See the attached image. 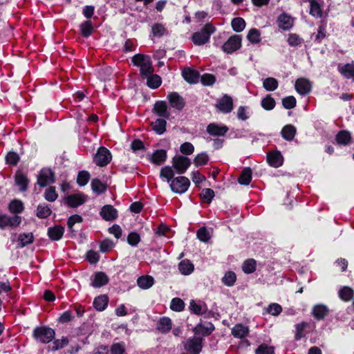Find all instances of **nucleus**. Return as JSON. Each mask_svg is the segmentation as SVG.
<instances>
[{
  "label": "nucleus",
  "instance_id": "obj_1",
  "mask_svg": "<svg viewBox=\"0 0 354 354\" xmlns=\"http://www.w3.org/2000/svg\"><path fill=\"white\" fill-rule=\"evenodd\" d=\"M32 336L37 342L46 344L54 339L55 331L48 326H36L32 330Z\"/></svg>",
  "mask_w": 354,
  "mask_h": 354
},
{
  "label": "nucleus",
  "instance_id": "obj_2",
  "mask_svg": "<svg viewBox=\"0 0 354 354\" xmlns=\"http://www.w3.org/2000/svg\"><path fill=\"white\" fill-rule=\"evenodd\" d=\"M216 31V28L211 24H206L201 31L192 35V41L196 46H202L209 42L210 36Z\"/></svg>",
  "mask_w": 354,
  "mask_h": 354
},
{
  "label": "nucleus",
  "instance_id": "obj_3",
  "mask_svg": "<svg viewBox=\"0 0 354 354\" xmlns=\"http://www.w3.org/2000/svg\"><path fill=\"white\" fill-rule=\"evenodd\" d=\"M204 339L200 336H194L184 342L183 346L187 353L189 354H200L202 351Z\"/></svg>",
  "mask_w": 354,
  "mask_h": 354
},
{
  "label": "nucleus",
  "instance_id": "obj_4",
  "mask_svg": "<svg viewBox=\"0 0 354 354\" xmlns=\"http://www.w3.org/2000/svg\"><path fill=\"white\" fill-rule=\"evenodd\" d=\"M190 185V181L188 178L180 176L176 177L169 184L171 190L176 194L185 193Z\"/></svg>",
  "mask_w": 354,
  "mask_h": 354
},
{
  "label": "nucleus",
  "instance_id": "obj_5",
  "mask_svg": "<svg viewBox=\"0 0 354 354\" xmlns=\"http://www.w3.org/2000/svg\"><path fill=\"white\" fill-rule=\"evenodd\" d=\"M55 182V172L50 168H42L37 175V183L41 187H45L48 185Z\"/></svg>",
  "mask_w": 354,
  "mask_h": 354
},
{
  "label": "nucleus",
  "instance_id": "obj_6",
  "mask_svg": "<svg viewBox=\"0 0 354 354\" xmlns=\"http://www.w3.org/2000/svg\"><path fill=\"white\" fill-rule=\"evenodd\" d=\"M112 159L111 151L105 147L98 148L93 158V162L99 167H103L108 165Z\"/></svg>",
  "mask_w": 354,
  "mask_h": 354
},
{
  "label": "nucleus",
  "instance_id": "obj_7",
  "mask_svg": "<svg viewBox=\"0 0 354 354\" xmlns=\"http://www.w3.org/2000/svg\"><path fill=\"white\" fill-rule=\"evenodd\" d=\"M191 164V160L185 156L176 155L172 158V167L178 174H185Z\"/></svg>",
  "mask_w": 354,
  "mask_h": 354
},
{
  "label": "nucleus",
  "instance_id": "obj_8",
  "mask_svg": "<svg viewBox=\"0 0 354 354\" xmlns=\"http://www.w3.org/2000/svg\"><path fill=\"white\" fill-rule=\"evenodd\" d=\"M87 198L88 196L80 192L65 196L63 198V202L69 207L77 208L79 206L84 204L87 201Z\"/></svg>",
  "mask_w": 354,
  "mask_h": 354
},
{
  "label": "nucleus",
  "instance_id": "obj_9",
  "mask_svg": "<svg viewBox=\"0 0 354 354\" xmlns=\"http://www.w3.org/2000/svg\"><path fill=\"white\" fill-rule=\"evenodd\" d=\"M242 37L239 35H234L228 38V39L222 46V50L227 53L231 54L241 47Z\"/></svg>",
  "mask_w": 354,
  "mask_h": 354
},
{
  "label": "nucleus",
  "instance_id": "obj_10",
  "mask_svg": "<svg viewBox=\"0 0 354 354\" xmlns=\"http://www.w3.org/2000/svg\"><path fill=\"white\" fill-rule=\"evenodd\" d=\"M167 99L171 108L181 111L185 106V99L177 92L173 91L168 93Z\"/></svg>",
  "mask_w": 354,
  "mask_h": 354
},
{
  "label": "nucleus",
  "instance_id": "obj_11",
  "mask_svg": "<svg viewBox=\"0 0 354 354\" xmlns=\"http://www.w3.org/2000/svg\"><path fill=\"white\" fill-rule=\"evenodd\" d=\"M214 330L215 326L212 322H206L205 324H203L201 322L192 329V331L195 336L202 335L203 337H208Z\"/></svg>",
  "mask_w": 354,
  "mask_h": 354
},
{
  "label": "nucleus",
  "instance_id": "obj_12",
  "mask_svg": "<svg viewBox=\"0 0 354 354\" xmlns=\"http://www.w3.org/2000/svg\"><path fill=\"white\" fill-rule=\"evenodd\" d=\"M216 106L221 112L229 113L234 109L233 100L231 96L225 94L218 100Z\"/></svg>",
  "mask_w": 354,
  "mask_h": 354
},
{
  "label": "nucleus",
  "instance_id": "obj_13",
  "mask_svg": "<svg viewBox=\"0 0 354 354\" xmlns=\"http://www.w3.org/2000/svg\"><path fill=\"white\" fill-rule=\"evenodd\" d=\"M152 112L160 118L169 119L170 116L167 102L164 100L156 101L153 105Z\"/></svg>",
  "mask_w": 354,
  "mask_h": 354
},
{
  "label": "nucleus",
  "instance_id": "obj_14",
  "mask_svg": "<svg viewBox=\"0 0 354 354\" xmlns=\"http://www.w3.org/2000/svg\"><path fill=\"white\" fill-rule=\"evenodd\" d=\"M295 90L301 95L309 94L312 90L310 82L304 77L298 78L295 84Z\"/></svg>",
  "mask_w": 354,
  "mask_h": 354
},
{
  "label": "nucleus",
  "instance_id": "obj_15",
  "mask_svg": "<svg viewBox=\"0 0 354 354\" xmlns=\"http://www.w3.org/2000/svg\"><path fill=\"white\" fill-rule=\"evenodd\" d=\"M101 217L106 221H115L118 216V210L111 205H104L100 212Z\"/></svg>",
  "mask_w": 354,
  "mask_h": 354
},
{
  "label": "nucleus",
  "instance_id": "obj_16",
  "mask_svg": "<svg viewBox=\"0 0 354 354\" xmlns=\"http://www.w3.org/2000/svg\"><path fill=\"white\" fill-rule=\"evenodd\" d=\"M149 156V161L156 165H162L167 158V152L165 149H156Z\"/></svg>",
  "mask_w": 354,
  "mask_h": 354
},
{
  "label": "nucleus",
  "instance_id": "obj_17",
  "mask_svg": "<svg viewBox=\"0 0 354 354\" xmlns=\"http://www.w3.org/2000/svg\"><path fill=\"white\" fill-rule=\"evenodd\" d=\"M229 128L226 125H218L216 123H210L207 125L206 131L212 136H224Z\"/></svg>",
  "mask_w": 354,
  "mask_h": 354
},
{
  "label": "nucleus",
  "instance_id": "obj_18",
  "mask_svg": "<svg viewBox=\"0 0 354 354\" xmlns=\"http://www.w3.org/2000/svg\"><path fill=\"white\" fill-rule=\"evenodd\" d=\"M277 22L278 27L280 29L283 30H289L293 26L294 20L291 16L283 12L277 17Z\"/></svg>",
  "mask_w": 354,
  "mask_h": 354
},
{
  "label": "nucleus",
  "instance_id": "obj_19",
  "mask_svg": "<svg viewBox=\"0 0 354 354\" xmlns=\"http://www.w3.org/2000/svg\"><path fill=\"white\" fill-rule=\"evenodd\" d=\"M182 76L187 82L191 84L197 83L200 78L199 73L196 70L189 67L183 70Z\"/></svg>",
  "mask_w": 354,
  "mask_h": 354
},
{
  "label": "nucleus",
  "instance_id": "obj_20",
  "mask_svg": "<svg viewBox=\"0 0 354 354\" xmlns=\"http://www.w3.org/2000/svg\"><path fill=\"white\" fill-rule=\"evenodd\" d=\"M267 162L271 167L278 168L283 165V158L279 151H275L268 153Z\"/></svg>",
  "mask_w": 354,
  "mask_h": 354
},
{
  "label": "nucleus",
  "instance_id": "obj_21",
  "mask_svg": "<svg viewBox=\"0 0 354 354\" xmlns=\"http://www.w3.org/2000/svg\"><path fill=\"white\" fill-rule=\"evenodd\" d=\"M64 231L63 226L55 225L48 228L47 234L51 241H57L62 239Z\"/></svg>",
  "mask_w": 354,
  "mask_h": 354
},
{
  "label": "nucleus",
  "instance_id": "obj_22",
  "mask_svg": "<svg viewBox=\"0 0 354 354\" xmlns=\"http://www.w3.org/2000/svg\"><path fill=\"white\" fill-rule=\"evenodd\" d=\"M15 181L16 185L19 187L21 192H26L28 189L30 180L26 174L19 170L17 171L15 175Z\"/></svg>",
  "mask_w": 354,
  "mask_h": 354
},
{
  "label": "nucleus",
  "instance_id": "obj_23",
  "mask_svg": "<svg viewBox=\"0 0 354 354\" xmlns=\"http://www.w3.org/2000/svg\"><path fill=\"white\" fill-rule=\"evenodd\" d=\"M1 229H5L6 227L15 228L18 227L21 223V216L19 215H14L12 216L4 214Z\"/></svg>",
  "mask_w": 354,
  "mask_h": 354
},
{
  "label": "nucleus",
  "instance_id": "obj_24",
  "mask_svg": "<svg viewBox=\"0 0 354 354\" xmlns=\"http://www.w3.org/2000/svg\"><path fill=\"white\" fill-rule=\"evenodd\" d=\"M335 141L337 145L347 146L352 142L351 133L347 130H341L335 136Z\"/></svg>",
  "mask_w": 354,
  "mask_h": 354
},
{
  "label": "nucleus",
  "instance_id": "obj_25",
  "mask_svg": "<svg viewBox=\"0 0 354 354\" xmlns=\"http://www.w3.org/2000/svg\"><path fill=\"white\" fill-rule=\"evenodd\" d=\"M109 281V277L104 272H97L94 274V279L91 286L94 288H101L106 286Z\"/></svg>",
  "mask_w": 354,
  "mask_h": 354
},
{
  "label": "nucleus",
  "instance_id": "obj_26",
  "mask_svg": "<svg viewBox=\"0 0 354 354\" xmlns=\"http://www.w3.org/2000/svg\"><path fill=\"white\" fill-rule=\"evenodd\" d=\"M189 309L192 313L197 315H203L207 313V306L205 302L199 301L196 303L192 299L189 303Z\"/></svg>",
  "mask_w": 354,
  "mask_h": 354
},
{
  "label": "nucleus",
  "instance_id": "obj_27",
  "mask_svg": "<svg viewBox=\"0 0 354 354\" xmlns=\"http://www.w3.org/2000/svg\"><path fill=\"white\" fill-rule=\"evenodd\" d=\"M172 328L171 319L168 317H160L157 323V330L162 333H168Z\"/></svg>",
  "mask_w": 354,
  "mask_h": 354
},
{
  "label": "nucleus",
  "instance_id": "obj_28",
  "mask_svg": "<svg viewBox=\"0 0 354 354\" xmlns=\"http://www.w3.org/2000/svg\"><path fill=\"white\" fill-rule=\"evenodd\" d=\"M328 313V308L324 304H317L313 306L312 310V315L317 320L324 319Z\"/></svg>",
  "mask_w": 354,
  "mask_h": 354
},
{
  "label": "nucleus",
  "instance_id": "obj_29",
  "mask_svg": "<svg viewBox=\"0 0 354 354\" xmlns=\"http://www.w3.org/2000/svg\"><path fill=\"white\" fill-rule=\"evenodd\" d=\"M310 327V323L308 322H301L295 325V340L299 341L306 337V330Z\"/></svg>",
  "mask_w": 354,
  "mask_h": 354
},
{
  "label": "nucleus",
  "instance_id": "obj_30",
  "mask_svg": "<svg viewBox=\"0 0 354 354\" xmlns=\"http://www.w3.org/2000/svg\"><path fill=\"white\" fill-rule=\"evenodd\" d=\"M52 214L50 205L43 203H39L36 209V216L40 219L47 218Z\"/></svg>",
  "mask_w": 354,
  "mask_h": 354
},
{
  "label": "nucleus",
  "instance_id": "obj_31",
  "mask_svg": "<svg viewBox=\"0 0 354 354\" xmlns=\"http://www.w3.org/2000/svg\"><path fill=\"white\" fill-rule=\"evenodd\" d=\"M249 333V328L243 324H236L232 328V335L239 339L245 337Z\"/></svg>",
  "mask_w": 354,
  "mask_h": 354
},
{
  "label": "nucleus",
  "instance_id": "obj_32",
  "mask_svg": "<svg viewBox=\"0 0 354 354\" xmlns=\"http://www.w3.org/2000/svg\"><path fill=\"white\" fill-rule=\"evenodd\" d=\"M338 71L346 79L353 78L354 81V63H347L342 66H338Z\"/></svg>",
  "mask_w": 354,
  "mask_h": 354
},
{
  "label": "nucleus",
  "instance_id": "obj_33",
  "mask_svg": "<svg viewBox=\"0 0 354 354\" xmlns=\"http://www.w3.org/2000/svg\"><path fill=\"white\" fill-rule=\"evenodd\" d=\"M296 133H297V129L292 124L285 125L281 131V135L282 138L287 141L292 140L294 139Z\"/></svg>",
  "mask_w": 354,
  "mask_h": 354
},
{
  "label": "nucleus",
  "instance_id": "obj_34",
  "mask_svg": "<svg viewBox=\"0 0 354 354\" xmlns=\"http://www.w3.org/2000/svg\"><path fill=\"white\" fill-rule=\"evenodd\" d=\"M109 297L106 295H101L94 299L93 307L98 311H103L108 306Z\"/></svg>",
  "mask_w": 354,
  "mask_h": 354
},
{
  "label": "nucleus",
  "instance_id": "obj_35",
  "mask_svg": "<svg viewBox=\"0 0 354 354\" xmlns=\"http://www.w3.org/2000/svg\"><path fill=\"white\" fill-rule=\"evenodd\" d=\"M68 342L69 340L66 337H62L61 339L54 338L52 345H48L47 350L50 351H56L60 350L67 346Z\"/></svg>",
  "mask_w": 354,
  "mask_h": 354
},
{
  "label": "nucleus",
  "instance_id": "obj_36",
  "mask_svg": "<svg viewBox=\"0 0 354 354\" xmlns=\"http://www.w3.org/2000/svg\"><path fill=\"white\" fill-rule=\"evenodd\" d=\"M8 209L10 213L17 215L24 210V205L21 201L19 199H13L9 203Z\"/></svg>",
  "mask_w": 354,
  "mask_h": 354
},
{
  "label": "nucleus",
  "instance_id": "obj_37",
  "mask_svg": "<svg viewBox=\"0 0 354 354\" xmlns=\"http://www.w3.org/2000/svg\"><path fill=\"white\" fill-rule=\"evenodd\" d=\"M154 283V279L149 275H142L137 279L138 286L143 289L147 290L151 288Z\"/></svg>",
  "mask_w": 354,
  "mask_h": 354
},
{
  "label": "nucleus",
  "instance_id": "obj_38",
  "mask_svg": "<svg viewBox=\"0 0 354 354\" xmlns=\"http://www.w3.org/2000/svg\"><path fill=\"white\" fill-rule=\"evenodd\" d=\"M91 187L93 192L97 195L104 193L107 189L106 185L97 178L92 180Z\"/></svg>",
  "mask_w": 354,
  "mask_h": 354
},
{
  "label": "nucleus",
  "instance_id": "obj_39",
  "mask_svg": "<svg viewBox=\"0 0 354 354\" xmlns=\"http://www.w3.org/2000/svg\"><path fill=\"white\" fill-rule=\"evenodd\" d=\"M252 173L250 167L244 168L238 178L239 183L243 185H248L252 180Z\"/></svg>",
  "mask_w": 354,
  "mask_h": 354
},
{
  "label": "nucleus",
  "instance_id": "obj_40",
  "mask_svg": "<svg viewBox=\"0 0 354 354\" xmlns=\"http://www.w3.org/2000/svg\"><path fill=\"white\" fill-rule=\"evenodd\" d=\"M339 297L344 301H349L354 297V290L348 286H343L338 292Z\"/></svg>",
  "mask_w": 354,
  "mask_h": 354
},
{
  "label": "nucleus",
  "instance_id": "obj_41",
  "mask_svg": "<svg viewBox=\"0 0 354 354\" xmlns=\"http://www.w3.org/2000/svg\"><path fill=\"white\" fill-rule=\"evenodd\" d=\"M166 118H160L151 123L153 130L158 135H162L166 131L167 121Z\"/></svg>",
  "mask_w": 354,
  "mask_h": 354
},
{
  "label": "nucleus",
  "instance_id": "obj_42",
  "mask_svg": "<svg viewBox=\"0 0 354 354\" xmlns=\"http://www.w3.org/2000/svg\"><path fill=\"white\" fill-rule=\"evenodd\" d=\"M310 3L309 14L314 17L321 18L323 15V12L320 5L316 0H307Z\"/></svg>",
  "mask_w": 354,
  "mask_h": 354
},
{
  "label": "nucleus",
  "instance_id": "obj_43",
  "mask_svg": "<svg viewBox=\"0 0 354 354\" xmlns=\"http://www.w3.org/2000/svg\"><path fill=\"white\" fill-rule=\"evenodd\" d=\"M178 269L182 274L189 275L194 271V267L189 260L184 259L180 262Z\"/></svg>",
  "mask_w": 354,
  "mask_h": 354
},
{
  "label": "nucleus",
  "instance_id": "obj_44",
  "mask_svg": "<svg viewBox=\"0 0 354 354\" xmlns=\"http://www.w3.org/2000/svg\"><path fill=\"white\" fill-rule=\"evenodd\" d=\"M257 261L254 259H247L242 264V270L245 274H249L255 272Z\"/></svg>",
  "mask_w": 354,
  "mask_h": 354
},
{
  "label": "nucleus",
  "instance_id": "obj_45",
  "mask_svg": "<svg viewBox=\"0 0 354 354\" xmlns=\"http://www.w3.org/2000/svg\"><path fill=\"white\" fill-rule=\"evenodd\" d=\"M147 85L151 89L158 88L162 84L160 76L156 74L151 73L147 77Z\"/></svg>",
  "mask_w": 354,
  "mask_h": 354
},
{
  "label": "nucleus",
  "instance_id": "obj_46",
  "mask_svg": "<svg viewBox=\"0 0 354 354\" xmlns=\"http://www.w3.org/2000/svg\"><path fill=\"white\" fill-rule=\"evenodd\" d=\"M175 171L170 166H165L161 168L160 171V178L165 179L168 183H171L174 177Z\"/></svg>",
  "mask_w": 354,
  "mask_h": 354
},
{
  "label": "nucleus",
  "instance_id": "obj_47",
  "mask_svg": "<svg viewBox=\"0 0 354 354\" xmlns=\"http://www.w3.org/2000/svg\"><path fill=\"white\" fill-rule=\"evenodd\" d=\"M19 247L24 248L34 241V236L32 232L21 233L18 236Z\"/></svg>",
  "mask_w": 354,
  "mask_h": 354
},
{
  "label": "nucleus",
  "instance_id": "obj_48",
  "mask_svg": "<svg viewBox=\"0 0 354 354\" xmlns=\"http://www.w3.org/2000/svg\"><path fill=\"white\" fill-rule=\"evenodd\" d=\"M139 68L140 75L142 78H146L148 75H151L154 71L151 58L149 60L147 59V62Z\"/></svg>",
  "mask_w": 354,
  "mask_h": 354
},
{
  "label": "nucleus",
  "instance_id": "obj_49",
  "mask_svg": "<svg viewBox=\"0 0 354 354\" xmlns=\"http://www.w3.org/2000/svg\"><path fill=\"white\" fill-rule=\"evenodd\" d=\"M81 35L84 38L90 37L93 31V26L91 21H85L82 22L80 26Z\"/></svg>",
  "mask_w": 354,
  "mask_h": 354
},
{
  "label": "nucleus",
  "instance_id": "obj_50",
  "mask_svg": "<svg viewBox=\"0 0 354 354\" xmlns=\"http://www.w3.org/2000/svg\"><path fill=\"white\" fill-rule=\"evenodd\" d=\"M199 196L203 203L210 204L215 196V193L210 188H204L199 194Z\"/></svg>",
  "mask_w": 354,
  "mask_h": 354
},
{
  "label": "nucleus",
  "instance_id": "obj_51",
  "mask_svg": "<svg viewBox=\"0 0 354 354\" xmlns=\"http://www.w3.org/2000/svg\"><path fill=\"white\" fill-rule=\"evenodd\" d=\"M209 160V157L207 152H201L198 153L194 159V164L196 167L206 165Z\"/></svg>",
  "mask_w": 354,
  "mask_h": 354
},
{
  "label": "nucleus",
  "instance_id": "obj_52",
  "mask_svg": "<svg viewBox=\"0 0 354 354\" xmlns=\"http://www.w3.org/2000/svg\"><path fill=\"white\" fill-rule=\"evenodd\" d=\"M150 59L151 57L149 55L142 53H137L131 57V62L133 66L140 67L145 62H147V59L149 60Z\"/></svg>",
  "mask_w": 354,
  "mask_h": 354
},
{
  "label": "nucleus",
  "instance_id": "obj_53",
  "mask_svg": "<svg viewBox=\"0 0 354 354\" xmlns=\"http://www.w3.org/2000/svg\"><path fill=\"white\" fill-rule=\"evenodd\" d=\"M278 86V80L274 77H267L263 82V86L268 91H275Z\"/></svg>",
  "mask_w": 354,
  "mask_h": 354
},
{
  "label": "nucleus",
  "instance_id": "obj_54",
  "mask_svg": "<svg viewBox=\"0 0 354 354\" xmlns=\"http://www.w3.org/2000/svg\"><path fill=\"white\" fill-rule=\"evenodd\" d=\"M245 21L242 17H235L231 21V26L234 31L242 32L245 28Z\"/></svg>",
  "mask_w": 354,
  "mask_h": 354
},
{
  "label": "nucleus",
  "instance_id": "obj_55",
  "mask_svg": "<svg viewBox=\"0 0 354 354\" xmlns=\"http://www.w3.org/2000/svg\"><path fill=\"white\" fill-rule=\"evenodd\" d=\"M261 105L263 109L266 111H271L274 108L276 102L274 99L270 95H267L261 100Z\"/></svg>",
  "mask_w": 354,
  "mask_h": 354
},
{
  "label": "nucleus",
  "instance_id": "obj_56",
  "mask_svg": "<svg viewBox=\"0 0 354 354\" xmlns=\"http://www.w3.org/2000/svg\"><path fill=\"white\" fill-rule=\"evenodd\" d=\"M151 32L154 37H162L167 34L166 28L160 23H156L151 26Z\"/></svg>",
  "mask_w": 354,
  "mask_h": 354
},
{
  "label": "nucleus",
  "instance_id": "obj_57",
  "mask_svg": "<svg viewBox=\"0 0 354 354\" xmlns=\"http://www.w3.org/2000/svg\"><path fill=\"white\" fill-rule=\"evenodd\" d=\"M248 40L252 44H259L261 40V32L257 28H252L247 35Z\"/></svg>",
  "mask_w": 354,
  "mask_h": 354
},
{
  "label": "nucleus",
  "instance_id": "obj_58",
  "mask_svg": "<svg viewBox=\"0 0 354 354\" xmlns=\"http://www.w3.org/2000/svg\"><path fill=\"white\" fill-rule=\"evenodd\" d=\"M5 161L9 165L16 166L20 161V157L17 153L10 151L6 155Z\"/></svg>",
  "mask_w": 354,
  "mask_h": 354
},
{
  "label": "nucleus",
  "instance_id": "obj_59",
  "mask_svg": "<svg viewBox=\"0 0 354 354\" xmlns=\"http://www.w3.org/2000/svg\"><path fill=\"white\" fill-rule=\"evenodd\" d=\"M236 281V275L233 271H227L222 278V282L227 286L231 287L234 286Z\"/></svg>",
  "mask_w": 354,
  "mask_h": 354
},
{
  "label": "nucleus",
  "instance_id": "obj_60",
  "mask_svg": "<svg viewBox=\"0 0 354 354\" xmlns=\"http://www.w3.org/2000/svg\"><path fill=\"white\" fill-rule=\"evenodd\" d=\"M288 44L291 47L300 46L304 39L296 33H290L287 39Z\"/></svg>",
  "mask_w": 354,
  "mask_h": 354
},
{
  "label": "nucleus",
  "instance_id": "obj_61",
  "mask_svg": "<svg viewBox=\"0 0 354 354\" xmlns=\"http://www.w3.org/2000/svg\"><path fill=\"white\" fill-rule=\"evenodd\" d=\"M91 175L88 171L82 170L78 172L77 176V183L80 187L85 186L89 181Z\"/></svg>",
  "mask_w": 354,
  "mask_h": 354
},
{
  "label": "nucleus",
  "instance_id": "obj_62",
  "mask_svg": "<svg viewBox=\"0 0 354 354\" xmlns=\"http://www.w3.org/2000/svg\"><path fill=\"white\" fill-rule=\"evenodd\" d=\"M170 308L173 311L181 312L185 308V303L180 298L174 297L171 301Z\"/></svg>",
  "mask_w": 354,
  "mask_h": 354
},
{
  "label": "nucleus",
  "instance_id": "obj_63",
  "mask_svg": "<svg viewBox=\"0 0 354 354\" xmlns=\"http://www.w3.org/2000/svg\"><path fill=\"white\" fill-rule=\"evenodd\" d=\"M125 352L126 347L124 342L114 343L110 348L111 354H124Z\"/></svg>",
  "mask_w": 354,
  "mask_h": 354
},
{
  "label": "nucleus",
  "instance_id": "obj_64",
  "mask_svg": "<svg viewBox=\"0 0 354 354\" xmlns=\"http://www.w3.org/2000/svg\"><path fill=\"white\" fill-rule=\"evenodd\" d=\"M255 354H274V347L261 344L255 350Z\"/></svg>",
  "mask_w": 354,
  "mask_h": 354
}]
</instances>
